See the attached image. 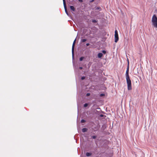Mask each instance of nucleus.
<instances>
[{
  "mask_svg": "<svg viewBox=\"0 0 157 157\" xmlns=\"http://www.w3.org/2000/svg\"><path fill=\"white\" fill-rule=\"evenodd\" d=\"M128 65H129V61H128ZM129 65H128L127 70L126 72V82L127 84L128 89V90H131L132 88L131 86V81L130 78V77L129 75Z\"/></svg>",
  "mask_w": 157,
  "mask_h": 157,
  "instance_id": "nucleus-1",
  "label": "nucleus"
},
{
  "mask_svg": "<svg viewBox=\"0 0 157 157\" xmlns=\"http://www.w3.org/2000/svg\"><path fill=\"white\" fill-rule=\"evenodd\" d=\"M152 25L155 28H157V17L155 14H154L151 19Z\"/></svg>",
  "mask_w": 157,
  "mask_h": 157,
  "instance_id": "nucleus-2",
  "label": "nucleus"
},
{
  "mask_svg": "<svg viewBox=\"0 0 157 157\" xmlns=\"http://www.w3.org/2000/svg\"><path fill=\"white\" fill-rule=\"evenodd\" d=\"M115 42L117 43L119 40L118 32L117 30L115 31Z\"/></svg>",
  "mask_w": 157,
  "mask_h": 157,
  "instance_id": "nucleus-3",
  "label": "nucleus"
},
{
  "mask_svg": "<svg viewBox=\"0 0 157 157\" xmlns=\"http://www.w3.org/2000/svg\"><path fill=\"white\" fill-rule=\"evenodd\" d=\"M63 6H64V8L65 9V12L66 14L68 16H69V14H68V12L67 10V7H66V2H65V0H63Z\"/></svg>",
  "mask_w": 157,
  "mask_h": 157,
  "instance_id": "nucleus-4",
  "label": "nucleus"
},
{
  "mask_svg": "<svg viewBox=\"0 0 157 157\" xmlns=\"http://www.w3.org/2000/svg\"><path fill=\"white\" fill-rule=\"evenodd\" d=\"M76 40V39H75V40H74L73 44L72 46V51L73 52V50H74V48H75V43Z\"/></svg>",
  "mask_w": 157,
  "mask_h": 157,
  "instance_id": "nucleus-5",
  "label": "nucleus"
},
{
  "mask_svg": "<svg viewBox=\"0 0 157 157\" xmlns=\"http://www.w3.org/2000/svg\"><path fill=\"white\" fill-rule=\"evenodd\" d=\"M70 9L72 10L73 11H75V9L74 6H70Z\"/></svg>",
  "mask_w": 157,
  "mask_h": 157,
  "instance_id": "nucleus-6",
  "label": "nucleus"
},
{
  "mask_svg": "<svg viewBox=\"0 0 157 157\" xmlns=\"http://www.w3.org/2000/svg\"><path fill=\"white\" fill-rule=\"evenodd\" d=\"M103 56V54L101 53H99L98 55V57L99 58H101Z\"/></svg>",
  "mask_w": 157,
  "mask_h": 157,
  "instance_id": "nucleus-7",
  "label": "nucleus"
},
{
  "mask_svg": "<svg viewBox=\"0 0 157 157\" xmlns=\"http://www.w3.org/2000/svg\"><path fill=\"white\" fill-rule=\"evenodd\" d=\"M88 129L86 128H83L82 129V131L83 132H85L87 131Z\"/></svg>",
  "mask_w": 157,
  "mask_h": 157,
  "instance_id": "nucleus-8",
  "label": "nucleus"
},
{
  "mask_svg": "<svg viewBox=\"0 0 157 157\" xmlns=\"http://www.w3.org/2000/svg\"><path fill=\"white\" fill-rule=\"evenodd\" d=\"M86 155L87 156H90L91 155L92 153H90V152H87L86 153Z\"/></svg>",
  "mask_w": 157,
  "mask_h": 157,
  "instance_id": "nucleus-9",
  "label": "nucleus"
},
{
  "mask_svg": "<svg viewBox=\"0 0 157 157\" xmlns=\"http://www.w3.org/2000/svg\"><path fill=\"white\" fill-rule=\"evenodd\" d=\"M86 41V39H82L81 40V42H84Z\"/></svg>",
  "mask_w": 157,
  "mask_h": 157,
  "instance_id": "nucleus-10",
  "label": "nucleus"
},
{
  "mask_svg": "<svg viewBox=\"0 0 157 157\" xmlns=\"http://www.w3.org/2000/svg\"><path fill=\"white\" fill-rule=\"evenodd\" d=\"M84 59V57H83V56H82V57H81L80 58V59H79V60H80V61H82V60H83V59Z\"/></svg>",
  "mask_w": 157,
  "mask_h": 157,
  "instance_id": "nucleus-11",
  "label": "nucleus"
},
{
  "mask_svg": "<svg viewBox=\"0 0 157 157\" xmlns=\"http://www.w3.org/2000/svg\"><path fill=\"white\" fill-rule=\"evenodd\" d=\"M72 59H74V50H73V52L72 51Z\"/></svg>",
  "mask_w": 157,
  "mask_h": 157,
  "instance_id": "nucleus-12",
  "label": "nucleus"
},
{
  "mask_svg": "<svg viewBox=\"0 0 157 157\" xmlns=\"http://www.w3.org/2000/svg\"><path fill=\"white\" fill-rule=\"evenodd\" d=\"M86 122V121L84 119H82L81 121V122L82 123H85Z\"/></svg>",
  "mask_w": 157,
  "mask_h": 157,
  "instance_id": "nucleus-13",
  "label": "nucleus"
},
{
  "mask_svg": "<svg viewBox=\"0 0 157 157\" xmlns=\"http://www.w3.org/2000/svg\"><path fill=\"white\" fill-rule=\"evenodd\" d=\"M88 105V104L87 103H85L84 105V107H86Z\"/></svg>",
  "mask_w": 157,
  "mask_h": 157,
  "instance_id": "nucleus-14",
  "label": "nucleus"
},
{
  "mask_svg": "<svg viewBox=\"0 0 157 157\" xmlns=\"http://www.w3.org/2000/svg\"><path fill=\"white\" fill-rule=\"evenodd\" d=\"M92 22L93 23H96L97 22V21L94 19H93L92 20Z\"/></svg>",
  "mask_w": 157,
  "mask_h": 157,
  "instance_id": "nucleus-15",
  "label": "nucleus"
},
{
  "mask_svg": "<svg viewBox=\"0 0 157 157\" xmlns=\"http://www.w3.org/2000/svg\"><path fill=\"white\" fill-rule=\"evenodd\" d=\"M96 137L97 136H92V138L94 139H95V138H96Z\"/></svg>",
  "mask_w": 157,
  "mask_h": 157,
  "instance_id": "nucleus-16",
  "label": "nucleus"
},
{
  "mask_svg": "<svg viewBox=\"0 0 157 157\" xmlns=\"http://www.w3.org/2000/svg\"><path fill=\"white\" fill-rule=\"evenodd\" d=\"M85 78V76H82L81 77V79L82 80H83Z\"/></svg>",
  "mask_w": 157,
  "mask_h": 157,
  "instance_id": "nucleus-17",
  "label": "nucleus"
},
{
  "mask_svg": "<svg viewBox=\"0 0 157 157\" xmlns=\"http://www.w3.org/2000/svg\"><path fill=\"white\" fill-rule=\"evenodd\" d=\"M104 95H105V94H100V96L101 97H102V96H104Z\"/></svg>",
  "mask_w": 157,
  "mask_h": 157,
  "instance_id": "nucleus-18",
  "label": "nucleus"
},
{
  "mask_svg": "<svg viewBox=\"0 0 157 157\" xmlns=\"http://www.w3.org/2000/svg\"><path fill=\"white\" fill-rule=\"evenodd\" d=\"M90 95V93H87L86 94V96H89Z\"/></svg>",
  "mask_w": 157,
  "mask_h": 157,
  "instance_id": "nucleus-19",
  "label": "nucleus"
},
{
  "mask_svg": "<svg viewBox=\"0 0 157 157\" xmlns=\"http://www.w3.org/2000/svg\"><path fill=\"white\" fill-rule=\"evenodd\" d=\"M102 52L103 54H105L106 53V52L105 50H103Z\"/></svg>",
  "mask_w": 157,
  "mask_h": 157,
  "instance_id": "nucleus-20",
  "label": "nucleus"
},
{
  "mask_svg": "<svg viewBox=\"0 0 157 157\" xmlns=\"http://www.w3.org/2000/svg\"><path fill=\"white\" fill-rule=\"evenodd\" d=\"M78 1L81 2H83V0H78Z\"/></svg>",
  "mask_w": 157,
  "mask_h": 157,
  "instance_id": "nucleus-21",
  "label": "nucleus"
},
{
  "mask_svg": "<svg viewBox=\"0 0 157 157\" xmlns=\"http://www.w3.org/2000/svg\"><path fill=\"white\" fill-rule=\"evenodd\" d=\"M89 45H90V44H89V43H87V44H86V45L87 46H89Z\"/></svg>",
  "mask_w": 157,
  "mask_h": 157,
  "instance_id": "nucleus-22",
  "label": "nucleus"
},
{
  "mask_svg": "<svg viewBox=\"0 0 157 157\" xmlns=\"http://www.w3.org/2000/svg\"><path fill=\"white\" fill-rule=\"evenodd\" d=\"M79 69H82V67H79Z\"/></svg>",
  "mask_w": 157,
  "mask_h": 157,
  "instance_id": "nucleus-23",
  "label": "nucleus"
},
{
  "mask_svg": "<svg viewBox=\"0 0 157 157\" xmlns=\"http://www.w3.org/2000/svg\"><path fill=\"white\" fill-rule=\"evenodd\" d=\"M100 117H103V115H102V114H101V115H100Z\"/></svg>",
  "mask_w": 157,
  "mask_h": 157,
  "instance_id": "nucleus-24",
  "label": "nucleus"
},
{
  "mask_svg": "<svg viewBox=\"0 0 157 157\" xmlns=\"http://www.w3.org/2000/svg\"><path fill=\"white\" fill-rule=\"evenodd\" d=\"M94 0H92L91 1V2H92Z\"/></svg>",
  "mask_w": 157,
  "mask_h": 157,
  "instance_id": "nucleus-25",
  "label": "nucleus"
}]
</instances>
